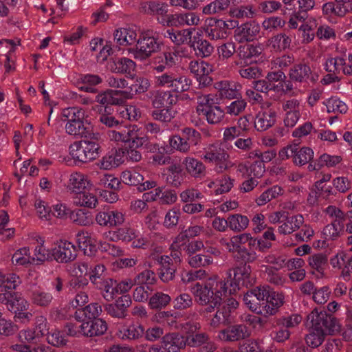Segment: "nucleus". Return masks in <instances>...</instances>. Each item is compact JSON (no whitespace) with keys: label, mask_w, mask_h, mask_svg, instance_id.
Wrapping results in <instances>:
<instances>
[{"label":"nucleus","mask_w":352,"mask_h":352,"mask_svg":"<svg viewBox=\"0 0 352 352\" xmlns=\"http://www.w3.org/2000/svg\"><path fill=\"white\" fill-rule=\"evenodd\" d=\"M156 282L155 273L148 270H146L138 274L134 278L135 285H146V288L150 289V285H153Z\"/></svg>","instance_id":"nucleus-32"},{"label":"nucleus","mask_w":352,"mask_h":352,"mask_svg":"<svg viewBox=\"0 0 352 352\" xmlns=\"http://www.w3.org/2000/svg\"><path fill=\"white\" fill-rule=\"evenodd\" d=\"M62 116L67 119V122H71L84 120L85 111L81 108L69 107L63 111Z\"/></svg>","instance_id":"nucleus-42"},{"label":"nucleus","mask_w":352,"mask_h":352,"mask_svg":"<svg viewBox=\"0 0 352 352\" xmlns=\"http://www.w3.org/2000/svg\"><path fill=\"white\" fill-rule=\"evenodd\" d=\"M237 31L238 36H241L240 42L252 41L260 31V26L253 21L243 23L238 28Z\"/></svg>","instance_id":"nucleus-13"},{"label":"nucleus","mask_w":352,"mask_h":352,"mask_svg":"<svg viewBox=\"0 0 352 352\" xmlns=\"http://www.w3.org/2000/svg\"><path fill=\"white\" fill-rule=\"evenodd\" d=\"M209 336L204 333H196L195 335H189L187 336V344L190 346H200L202 344H204L206 341L208 340Z\"/></svg>","instance_id":"nucleus-60"},{"label":"nucleus","mask_w":352,"mask_h":352,"mask_svg":"<svg viewBox=\"0 0 352 352\" xmlns=\"http://www.w3.org/2000/svg\"><path fill=\"white\" fill-rule=\"evenodd\" d=\"M35 328L34 333L37 338L43 337L45 335H48V328L47 319L43 316H38L36 319Z\"/></svg>","instance_id":"nucleus-54"},{"label":"nucleus","mask_w":352,"mask_h":352,"mask_svg":"<svg viewBox=\"0 0 352 352\" xmlns=\"http://www.w3.org/2000/svg\"><path fill=\"white\" fill-rule=\"evenodd\" d=\"M289 75L292 80L306 83L309 82L314 83L318 78L316 74L311 72L309 66L302 63L295 65L292 67Z\"/></svg>","instance_id":"nucleus-8"},{"label":"nucleus","mask_w":352,"mask_h":352,"mask_svg":"<svg viewBox=\"0 0 352 352\" xmlns=\"http://www.w3.org/2000/svg\"><path fill=\"white\" fill-rule=\"evenodd\" d=\"M309 323L318 329H322L325 332V336H334L341 330V325L336 318L325 311L318 312L316 308L307 316V326H309Z\"/></svg>","instance_id":"nucleus-3"},{"label":"nucleus","mask_w":352,"mask_h":352,"mask_svg":"<svg viewBox=\"0 0 352 352\" xmlns=\"http://www.w3.org/2000/svg\"><path fill=\"white\" fill-rule=\"evenodd\" d=\"M129 140H127L124 144L125 148L135 149L140 148L143 149V146L146 145V136L138 137L133 131L129 130Z\"/></svg>","instance_id":"nucleus-36"},{"label":"nucleus","mask_w":352,"mask_h":352,"mask_svg":"<svg viewBox=\"0 0 352 352\" xmlns=\"http://www.w3.org/2000/svg\"><path fill=\"white\" fill-rule=\"evenodd\" d=\"M168 33L170 35V38L174 42L176 45H181L190 39L191 41V34L192 32L189 30H184L182 31H177L175 32H170L168 31Z\"/></svg>","instance_id":"nucleus-48"},{"label":"nucleus","mask_w":352,"mask_h":352,"mask_svg":"<svg viewBox=\"0 0 352 352\" xmlns=\"http://www.w3.org/2000/svg\"><path fill=\"white\" fill-rule=\"evenodd\" d=\"M163 46L162 42L152 34V31H147L143 33L138 40L135 48L129 49L134 58L145 60L150 57L153 53L158 52Z\"/></svg>","instance_id":"nucleus-2"},{"label":"nucleus","mask_w":352,"mask_h":352,"mask_svg":"<svg viewBox=\"0 0 352 352\" xmlns=\"http://www.w3.org/2000/svg\"><path fill=\"white\" fill-rule=\"evenodd\" d=\"M191 47H193L195 54L197 56L201 58L209 56L213 52V47L210 43L204 39L199 38V37H193L192 41H190Z\"/></svg>","instance_id":"nucleus-17"},{"label":"nucleus","mask_w":352,"mask_h":352,"mask_svg":"<svg viewBox=\"0 0 352 352\" xmlns=\"http://www.w3.org/2000/svg\"><path fill=\"white\" fill-rule=\"evenodd\" d=\"M32 303L36 305L47 307L53 300V296L50 293L43 291H34L31 294Z\"/></svg>","instance_id":"nucleus-26"},{"label":"nucleus","mask_w":352,"mask_h":352,"mask_svg":"<svg viewBox=\"0 0 352 352\" xmlns=\"http://www.w3.org/2000/svg\"><path fill=\"white\" fill-rule=\"evenodd\" d=\"M343 229L341 219H335L331 223L327 225L322 234L324 239L336 240L340 236V232Z\"/></svg>","instance_id":"nucleus-25"},{"label":"nucleus","mask_w":352,"mask_h":352,"mask_svg":"<svg viewBox=\"0 0 352 352\" xmlns=\"http://www.w3.org/2000/svg\"><path fill=\"white\" fill-rule=\"evenodd\" d=\"M121 154L120 151L112 149L111 152L105 155L100 160L99 166L104 170H110L117 167L120 164Z\"/></svg>","instance_id":"nucleus-19"},{"label":"nucleus","mask_w":352,"mask_h":352,"mask_svg":"<svg viewBox=\"0 0 352 352\" xmlns=\"http://www.w3.org/2000/svg\"><path fill=\"white\" fill-rule=\"evenodd\" d=\"M185 164L187 171L194 176L200 175L205 169L204 165L194 158H186Z\"/></svg>","instance_id":"nucleus-43"},{"label":"nucleus","mask_w":352,"mask_h":352,"mask_svg":"<svg viewBox=\"0 0 352 352\" xmlns=\"http://www.w3.org/2000/svg\"><path fill=\"white\" fill-rule=\"evenodd\" d=\"M309 266L323 274L324 267L327 265L328 258L326 254L322 253L315 254L309 257Z\"/></svg>","instance_id":"nucleus-27"},{"label":"nucleus","mask_w":352,"mask_h":352,"mask_svg":"<svg viewBox=\"0 0 352 352\" xmlns=\"http://www.w3.org/2000/svg\"><path fill=\"white\" fill-rule=\"evenodd\" d=\"M213 39H221L226 38L230 32L227 31L225 26V21L220 20L217 22V25H215V28H212L210 32H208Z\"/></svg>","instance_id":"nucleus-47"},{"label":"nucleus","mask_w":352,"mask_h":352,"mask_svg":"<svg viewBox=\"0 0 352 352\" xmlns=\"http://www.w3.org/2000/svg\"><path fill=\"white\" fill-rule=\"evenodd\" d=\"M151 94L152 105L155 109L171 107L177 102V94H173L170 91H155Z\"/></svg>","instance_id":"nucleus-11"},{"label":"nucleus","mask_w":352,"mask_h":352,"mask_svg":"<svg viewBox=\"0 0 352 352\" xmlns=\"http://www.w3.org/2000/svg\"><path fill=\"white\" fill-rule=\"evenodd\" d=\"M144 177L135 170H125L122 173L121 180L129 186L139 187L140 183L144 181Z\"/></svg>","instance_id":"nucleus-28"},{"label":"nucleus","mask_w":352,"mask_h":352,"mask_svg":"<svg viewBox=\"0 0 352 352\" xmlns=\"http://www.w3.org/2000/svg\"><path fill=\"white\" fill-rule=\"evenodd\" d=\"M168 87L170 89V92L173 91L175 93V94H177V93H182L187 91L189 88V84L188 83L186 78L183 76H175L171 85H168Z\"/></svg>","instance_id":"nucleus-46"},{"label":"nucleus","mask_w":352,"mask_h":352,"mask_svg":"<svg viewBox=\"0 0 352 352\" xmlns=\"http://www.w3.org/2000/svg\"><path fill=\"white\" fill-rule=\"evenodd\" d=\"M282 189L280 186H274L269 188L256 199L258 206H263L274 198H276L281 193Z\"/></svg>","instance_id":"nucleus-41"},{"label":"nucleus","mask_w":352,"mask_h":352,"mask_svg":"<svg viewBox=\"0 0 352 352\" xmlns=\"http://www.w3.org/2000/svg\"><path fill=\"white\" fill-rule=\"evenodd\" d=\"M314 156V151L309 147H302L299 148L298 144H296L295 149L294 163L302 166L309 162Z\"/></svg>","instance_id":"nucleus-23"},{"label":"nucleus","mask_w":352,"mask_h":352,"mask_svg":"<svg viewBox=\"0 0 352 352\" xmlns=\"http://www.w3.org/2000/svg\"><path fill=\"white\" fill-rule=\"evenodd\" d=\"M135 63L127 58H121L113 62L112 69L113 72L120 74H126L131 76V72L135 70Z\"/></svg>","instance_id":"nucleus-21"},{"label":"nucleus","mask_w":352,"mask_h":352,"mask_svg":"<svg viewBox=\"0 0 352 352\" xmlns=\"http://www.w3.org/2000/svg\"><path fill=\"white\" fill-rule=\"evenodd\" d=\"M70 218L74 222L80 226H86L92 223L91 215L86 209H78L71 212Z\"/></svg>","instance_id":"nucleus-29"},{"label":"nucleus","mask_w":352,"mask_h":352,"mask_svg":"<svg viewBox=\"0 0 352 352\" xmlns=\"http://www.w3.org/2000/svg\"><path fill=\"white\" fill-rule=\"evenodd\" d=\"M162 260L164 258L162 257ZM169 260L170 258L166 256L160 269V278L163 282L171 280L175 276V268L170 265Z\"/></svg>","instance_id":"nucleus-35"},{"label":"nucleus","mask_w":352,"mask_h":352,"mask_svg":"<svg viewBox=\"0 0 352 352\" xmlns=\"http://www.w3.org/2000/svg\"><path fill=\"white\" fill-rule=\"evenodd\" d=\"M246 336V327L243 325H234L221 331V338L226 341H235L244 339Z\"/></svg>","instance_id":"nucleus-16"},{"label":"nucleus","mask_w":352,"mask_h":352,"mask_svg":"<svg viewBox=\"0 0 352 352\" xmlns=\"http://www.w3.org/2000/svg\"><path fill=\"white\" fill-rule=\"evenodd\" d=\"M229 155L224 151V150L219 149L215 151H210L206 152L204 158L210 162H218L226 161Z\"/></svg>","instance_id":"nucleus-53"},{"label":"nucleus","mask_w":352,"mask_h":352,"mask_svg":"<svg viewBox=\"0 0 352 352\" xmlns=\"http://www.w3.org/2000/svg\"><path fill=\"white\" fill-rule=\"evenodd\" d=\"M267 304L270 305L271 308L276 309L275 314L277 312L278 309L283 304V295L282 294L276 293L270 287V291L267 296Z\"/></svg>","instance_id":"nucleus-45"},{"label":"nucleus","mask_w":352,"mask_h":352,"mask_svg":"<svg viewBox=\"0 0 352 352\" xmlns=\"http://www.w3.org/2000/svg\"><path fill=\"white\" fill-rule=\"evenodd\" d=\"M100 146L95 142L82 140L75 142L69 146L72 157L82 163H87L98 157Z\"/></svg>","instance_id":"nucleus-4"},{"label":"nucleus","mask_w":352,"mask_h":352,"mask_svg":"<svg viewBox=\"0 0 352 352\" xmlns=\"http://www.w3.org/2000/svg\"><path fill=\"white\" fill-rule=\"evenodd\" d=\"M70 181L73 191L76 194L82 192V190L86 188V184H88V182L84 179L83 175L79 174L72 175Z\"/></svg>","instance_id":"nucleus-55"},{"label":"nucleus","mask_w":352,"mask_h":352,"mask_svg":"<svg viewBox=\"0 0 352 352\" xmlns=\"http://www.w3.org/2000/svg\"><path fill=\"white\" fill-rule=\"evenodd\" d=\"M243 301L251 311L257 314L262 315L264 317L275 314L276 309H270V307H267L266 305H263L264 302L261 303V300L256 297V294H254L252 290L244 295Z\"/></svg>","instance_id":"nucleus-9"},{"label":"nucleus","mask_w":352,"mask_h":352,"mask_svg":"<svg viewBox=\"0 0 352 352\" xmlns=\"http://www.w3.org/2000/svg\"><path fill=\"white\" fill-rule=\"evenodd\" d=\"M308 327L311 329V331L305 338L307 344L312 348L320 346L324 340L325 332L322 329L314 327L310 323Z\"/></svg>","instance_id":"nucleus-20"},{"label":"nucleus","mask_w":352,"mask_h":352,"mask_svg":"<svg viewBox=\"0 0 352 352\" xmlns=\"http://www.w3.org/2000/svg\"><path fill=\"white\" fill-rule=\"evenodd\" d=\"M132 94L127 91L107 89L96 96V100L105 106L107 112L109 105H122L126 99L131 98Z\"/></svg>","instance_id":"nucleus-5"},{"label":"nucleus","mask_w":352,"mask_h":352,"mask_svg":"<svg viewBox=\"0 0 352 352\" xmlns=\"http://www.w3.org/2000/svg\"><path fill=\"white\" fill-rule=\"evenodd\" d=\"M189 69L190 72L197 77L205 74H210L212 71L209 64L206 62L201 61L199 63L197 60H192L189 63Z\"/></svg>","instance_id":"nucleus-38"},{"label":"nucleus","mask_w":352,"mask_h":352,"mask_svg":"<svg viewBox=\"0 0 352 352\" xmlns=\"http://www.w3.org/2000/svg\"><path fill=\"white\" fill-rule=\"evenodd\" d=\"M182 135L190 146L197 145L201 139V134L197 131L192 128L184 129L182 131Z\"/></svg>","instance_id":"nucleus-50"},{"label":"nucleus","mask_w":352,"mask_h":352,"mask_svg":"<svg viewBox=\"0 0 352 352\" xmlns=\"http://www.w3.org/2000/svg\"><path fill=\"white\" fill-rule=\"evenodd\" d=\"M131 305L129 295H123L119 297L113 303L104 304V311L113 318L119 319L125 318L127 316L128 308Z\"/></svg>","instance_id":"nucleus-7"},{"label":"nucleus","mask_w":352,"mask_h":352,"mask_svg":"<svg viewBox=\"0 0 352 352\" xmlns=\"http://www.w3.org/2000/svg\"><path fill=\"white\" fill-rule=\"evenodd\" d=\"M52 260L58 263H67L74 261L77 257V249L71 242L60 241L52 249Z\"/></svg>","instance_id":"nucleus-6"},{"label":"nucleus","mask_w":352,"mask_h":352,"mask_svg":"<svg viewBox=\"0 0 352 352\" xmlns=\"http://www.w3.org/2000/svg\"><path fill=\"white\" fill-rule=\"evenodd\" d=\"M301 321V317L298 315H294L289 318H282L276 319L273 323V326H283L285 328H290L298 324Z\"/></svg>","instance_id":"nucleus-56"},{"label":"nucleus","mask_w":352,"mask_h":352,"mask_svg":"<svg viewBox=\"0 0 352 352\" xmlns=\"http://www.w3.org/2000/svg\"><path fill=\"white\" fill-rule=\"evenodd\" d=\"M66 132L72 135L80 138H91L94 135L91 133V127L85 126L83 120L67 122L65 125Z\"/></svg>","instance_id":"nucleus-12"},{"label":"nucleus","mask_w":352,"mask_h":352,"mask_svg":"<svg viewBox=\"0 0 352 352\" xmlns=\"http://www.w3.org/2000/svg\"><path fill=\"white\" fill-rule=\"evenodd\" d=\"M333 186L337 190L345 193L351 188V182L345 177H338L333 179Z\"/></svg>","instance_id":"nucleus-64"},{"label":"nucleus","mask_w":352,"mask_h":352,"mask_svg":"<svg viewBox=\"0 0 352 352\" xmlns=\"http://www.w3.org/2000/svg\"><path fill=\"white\" fill-rule=\"evenodd\" d=\"M170 301V297L162 292H157L150 298L148 305L151 309H162Z\"/></svg>","instance_id":"nucleus-31"},{"label":"nucleus","mask_w":352,"mask_h":352,"mask_svg":"<svg viewBox=\"0 0 352 352\" xmlns=\"http://www.w3.org/2000/svg\"><path fill=\"white\" fill-rule=\"evenodd\" d=\"M28 303L27 301L22 298H17L16 296L14 298V296L11 298V301L9 302V305L7 309L12 313L14 314L19 311H25L28 309L27 308Z\"/></svg>","instance_id":"nucleus-57"},{"label":"nucleus","mask_w":352,"mask_h":352,"mask_svg":"<svg viewBox=\"0 0 352 352\" xmlns=\"http://www.w3.org/2000/svg\"><path fill=\"white\" fill-rule=\"evenodd\" d=\"M233 250L236 252L234 257L236 263L243 264L245 263L247 265H250L257 258V255L254 250H248L245 247H237Z\"/></svg>","instance_id":"nucleus-18"},{"label":"nucleus","mask_w":352,"mask_h":352,"mask_svg":"<svg viewBox=\"0 0 352 352\" xmlns=\"http://www.w3.org/2000/svg\"><path fill=\"white\" fill-rule=\"evenodd\" d=\"M230 4V0H215L203 8L206 14H213L226 10Z\"/></svg>","instance_id":"nucleus-30"},{"label":"nucleus","mask_w":352,"mask_h":352,"mask_svg":"<svg viewBox=\"0 0 352 352\" xmlns=\"http://www.w3.org/2000/svg\"><path fill=\"white\" fill-rule=\"evenodd\" d=\"M47 340L49 344L55 346H63L66 345L67 340L64 338L63 333L56 331L51 334H48Z\"/></svg>","instance_id":"nucleus-58"},{"label":"nucleus","mask_w":352,"mask_h":352,"mask_svg":"<svg viewBox=\"0 0 352 352\" xmlns=\"http://www.w3.org/2000/svg\"><path fill=\"white\" fill-rule=\"evenodd\" d=\"M191 290L194 295L199 298L198 302L200 305H221L222 296L227 292V287L223 281L210 280L204 285L199 283H196Z\"/></svg>","instance_id":"nucleus-1"},{"label":"nucleus","mask_w":352,"mask_h":352,"mask_svg":"<svg viewBox=\"0 0 352 352\" xmlns=\"http://www.w3.org/2000/svg\"><path fill=\"white\" fill-rule=\"evenodd\" d=\"M246 104L244 100H239L238 98L226 107V112L230 115H239L245 109Z\"/></svg>","instance_id":"nucleus-61"},{"label":"nucleus","mask_w":352,"mask_h":352,"mask_svg":"<svg viewBox=\"0 0 352 352\" xmlns=\"http://www.w3.org/2000/svg\"><path fill=\"white\" fill-rule=\"evenodd\" d=\"M318 160L320 165L322 166V167L324 166L333 167L342 161V157L338 155H330L324 153L320 155Z\"/></svg>","instance_id":"nucleus-62"},{"label":"nucleus","mask_w":352,"mask_h":352,"mask_svg":"<svg viewBox=\"0 0 352 352\" xmlns=\"http://www.w3.org/2000/svg\"><path fill=\"white\" fill-rule=\"evenodd\" d=\"M152 116L156 120L168 122L174 118V113L170 107H164L162 109L153 111Z\"/></svg>","instance_id":"nucleus-51"},{"label":"nucleus","mask_w":352,"mask_h":352,"mask_svg":"<svg viewBox=\"0 0 352 352\" xmlns=\"http://www.w3.org/2000/svg\"><path fill=\"white\" fill-rule=\"evenodd\" d=\"M219 98L212 97L211 95H206L198 98V105L197 107V112L199 115H201L204 110H207L209 107L213 104H219Z\"/></svg>","instance_id":"nucleus-39"},{"label":"nucleus","mask_w":352,"mask_h":352,"mask_svg":"<svg viewBox=\"0 0 352 352\" xmlns=\"http://www.w3.org/2000/svg\"><path fill=\"white\" fill-rule=\"evenodd\" d=\"M144 334V329L142 325L133 324L124 331L123 338L126 337L129 340H137L142 338Z\"/></svg>","instance_id":"nucleus-52"},{"label":"nucleus","mask_w":352,"mask_h":352,"mask_svg":"<svg viewBox=\"0 0 352 352\" xmlns=\"http://www.w3.org/2000/svg\"><path fill=\"white\" fill-rule=\"evenodd\" d=\"M77 195L75 201L76 205L90 208H95L97 203V199L95 196L85 192H81Z\"/></svg>","instance_id":"nucleus-40"},{"label":"nucleus","mask_w":352,"mask_h":352,"mask_svg":"<svg viewBox=\"0 0 352 352\" xmlns=\"http://www.w3.org/2000/svg\"><path fill=\"white\" fill-rule=\"evenodd\" d=\"M150 86V83L148 79L144 78H137L133 84L129 87L130 94H141L146 91Z\"/></svg>","instance_id":"nucleus-44"},{"label":"nucleus","mask_w":352,"mask_h":352,"mask_svg":"<svg viewBox=\"0 0 352 352\" xmlns=\"http://www.w3.org/2000/svg\"><path fill=\"white\" fill-rule=\"evenodd\" d=\"M229 228L234 232H241L244 230L249 224V219L246 216L235 214L228 217Z\"/></svg>","instance_id":"nucleus-22"},{"label":"nucleus","mask_w":352,"mask_h":352,"mask_svg":"<svg viewBox=\"0 0 352 352\" xmlns=\"http://www.w3.org/2000/svg\"><path fill=\"white\" fill-rule=\"evenodd\" d=\"M239 74L243 78L248 79H256L262 76V71L256 65L242 67Z\"/></svg>","instance_id":"nucleus-49"},{"label":"nucleus","mask_w":352,"mask_h":352,"mask_svg":"<svg viewBox=\"0 0 352 352\" xmlns=\"http://www.w3.org/2000/svg\"><path fill=\"white\" fill-rule=\"evenodd\" d=\"M276 122V113L272 110L260 112L254 121L255 128L263 131L272 126Z\"/></svg>","instance_id":"nucleus-14"},{"label":"nucleus","mask_w":352,"mask_h":352,"mask_svg":"<svg viewBox=\"0 0 352 352\" xmlns=\"http://www.w3.org/2000/svg\"><path fill=\"white\" fill-rule=\"evenodd\" d=\"M234 270V283L236 287H239L240 285H244L245 280L248 282L252 272L250 265H247L245 263H236V266L233 269Z\"/></svg>","instance_id":"nucleus-15"},{"label":"nucleus","mask_w":352,"mask_h":352,"mask_svg":"<svg viewBox=\"0 0 352 352\" xmlns=\"http://www.w3.org/2000/svg\"><path fill=\"white\" fill-rule=\"evenodd\" d=\"M187 336H183L178 333H172L165 335L162 338V343H166V344H173L178 346L179 348L183 349L188 345Z\"/></svg>","instance_id":"nucleus-33"},{"label":"nucleus","mask_w":352,"mask_h":352,"mask_svg":"<svg viewBox=\"0 0 352 352\" xmlns=\"http://www.w3.org/2000/svg\"><path fill=\"white\" fill-rule=\"evenodd\" d=\"M206 118L209 124H215L219 123L224 117L225 112L220 107L213 104L202 113Z\"/></svg>","instance_id":"nucleus-24"},{"label":"nucleus","mask_w":352,"mask_h":352,"mask_svg":"<svg viewBox=\"0 0 352 352\" xmlns=\"http://www.w3.org/2000/svg\"><path fill=\"white\" fill-rule=\"evenodd\" d=\"M102 307L97 302L91 303L80 310V313L89 320L99 319L98 317L102 313Z\"/></svg>","instance_id":"nucleus-37"},{"label":"nucleus","mask_w":352,"mask_h":352,"mask_svg":"<svg viewBox=\"0 0 352 352\" xmlns=\"http://www.w3.org/2000/svg\"><path fill=\"white\" fill-rule=\"evenodd\" d=\"M115 234L118 239L127 242L132 241L136 236L134 230L127 227L119 228Z\"/></svg>","instance_id":"nucleus-63"},{"label":"nucleus","mask_w":352,"mask_h":352,"mask_svg":"<svg viewBox=\"0 0 352 352\" xmlns=\"http://www.w3.org/2000/svg\"><path fill=\"white\" fill-rule=\"evenodd\" d=\"M80 327L82 335L85 336H100L107 331V324L102 319H94L84 322Z\"/></svg>","instance_id":"nucleus-10"},{"label":"nucleus","mask_w":352,"mask_h":352,"mask_svg":"<svg viewBox=\"0 0 352 352\" xmlns=\"http://www.w3.org/2000/svg\"><path fill=\"white\" fill-rule=\"evenodd\" d=\"M98 283H100V289L104 292L102 296L104 299L108 301L112 300L116 293V280L112 278H107L103 280V281H100Z\"/></svg>","instance_id":"nucleus-34"},{"label":"nucleus","mask_w":352,"mask_h":352,"mask_svg":"<svg viewBox=\"0 0 352 352\" xmlns=\"http://www.w3.org/2000/svg\"><path fill=\"white\" fill-rule=\"evenodd\" d=\"M174 307L177 309H185L192 305L190 296L188 294H182L174 300Z\"/></svg>","instance_id":"nucleus-59"}]
</instances>
